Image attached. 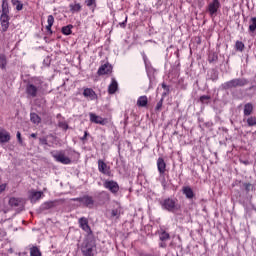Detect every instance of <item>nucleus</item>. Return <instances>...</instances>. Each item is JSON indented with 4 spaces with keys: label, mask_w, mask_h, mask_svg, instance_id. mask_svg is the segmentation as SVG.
<instances>
[{
    "label": "nucleus",
    "mask_w": 256,
    "mask_h": 256,
    "mask_svg": "<svg viewBox=\"0 0 256 256\" xmlns=\"http://www.w3.org/2000/svg\"><path fill=\"white\" fill-rule=\"evenodd\" d=\"M219 76L217 71H212L211 76H210V80H212L213 82H216L218 80Z\"/></svg>",
    "instance_id": "obj_38"
},
{
    "label": "nucleus",
    "mask_w": 256,
    "mask_h": 256,
    "mask_svg": "<svg viewBox=\"0 0 256 256\" xmlns=\"http://www.w3.org/2000/svg\"><path fill=\"white\" fill-rule=\"evenodd\" d=\"M52 157L56 162L61 163L63 165H70L72 163L71 159L65 155L64 150H56L51 152Z\"/></svg>",
    "instance_id": "obj_4"
},
{
    "label": "nucleus",
    "mask_w": 256,
    "mask_h": 256,
    "mask_svg": "<svg viewBox=\"0 0 256 256\" xmlns=\"http://www.w3.org/2000/svg\"><path fill=\"white\" fill-rule=\"evenodd\" d=\"M43 80L40 77H32L26 85V95L28 98H36L38 93L41 92V85Z\"/></svg>",
    "instance_id": "obj_1"
},
{
    "label": "nucleus",
    "mask_w": 256,
    "mask_h": 256,
    "mask_svg": "<svg viewBox=\"0 0 256 256\" xmlns=\"http://www.w3.org/2000/svg\"><path fill=\"white\" fill-rule=\"evenodd\" d=\"M167 164L164 160V158H158L157 160V168L160 176H163L166 172Z\"/></svg>",
    "instance_id": "obj_15"
},
{
    "label": "nucleus",
    "mask_w": 256,
    "mask_h": 256,
    "mask_svg": "<svg viewBox=\"0 0 256 256\" xmlns=\"http://www.w3.org/2000/svg\"><path fill=\"white\" fill-rule=\"evenodd\" d=\"M211 99V96L210 95H202L200 97V102L202 104H205V103H208V101Z\"/></svg>",
    "instance_id": "obj_37"
},
{
    "label": "nucleus",
    "mask_w": 256,
    "mask_h": 256,
    "mask_svg": "<svg viewBox=\"0 0 256 256\" xmlns=\"http://www.w3.org/2000/svg\"><path fill=\"white\" fill-rule=\"evenodd\" d=\"M11 4L16 7L17 11L23 10V3L20 0H11Z\"/></svg>",
    "instance_id": "obj_32"
},
{
    "label": "nucleus",
    "mask_w": 256,
    "mask_h": 256,
    "mask_svg": "<svg viewBox=\"0 0 256 256\" xmlns=\"http://www.w3.org/2000/svg\"><path fill=\"white\" fill-rule=\"evenodd\" d=\"M90 122L95 123L97 125H106L108 123L107 118H102V116H97V114H93V112H90L89 114Z\"/></svg>",
    "instance_id": "obj_10"
},
{
    "label": "nucleus",
    "mask_w": 256,
    "mask_h": 256,
    "mask_svg": "<svg viewBox=\"0 0 256 256\" xmlns=\"http://www.w3.org/2000/svg\"><path fill=\"white\" fill-rule=\"evenodd\" d=\"M221 8V2L219 0H212L209 2L207 6V11L210 15V17H215L217 15V12Z\"/></svg>",
    "instance_id": "obj_7"
},
{
    "label": "nucleus",
    "mask_w": 256,
    "mask_h": 256,
    "mask_svg": "<svg viewBox=\"0 0 256 256\" xmlns=\"http://www.w3.org/2000/svg\"><path fill=\"white\" fill-rule=\"evenodd\" d=\"M244 122L247 123L248 127H255L256 126V116H248L247 120L244 118Z\"/></svg>",
    "instance_id": "obj_25"
},
{
    "label": "nucleus",
    "mask_w": 256,
    "mask_h": 256,
    "mask_svg": "<svg viewBox=\"0 0 256 256\" xmlns=\"http://www.w3.org/2000/svg\"><path fill=\"white\" fill-rule=\"evenodd\" d=\"M83 96L90 101L98 100L97 93L92 88H89V87H85L83 89Z\"/></svg>",
    "instance_id": "obj_11"
},
{
    "label": "nucleus",
    "mask_w": 256,
    "mask_h": 256,
    "mask_svg": "<svg viewBox=\"0 0 256 256\" xmlns=\"http://www.w3.org/2000/svg\"><path fill=\"white\" fill-rule=\"evenodd\" d=\"M159 239H160L161 242H165V241L170 239V235H169L168 232H166V230H162L160 232Z\"/></svg>",
    "instance_id": "obj_31"
},
{
    "label": "nucleus",
    "mask_w": 256,
    "mask_h": 256,
    "mask_svg": "<svg viewBox=\"0 0 256 256\" xmlns=\"http://www.w3.org/2000/svg\"><path fill=\"white\" fill-rule=\"evenodd\" d=\"M148 105V97L146 95H142L138 97L137 106L140 108H145Z\"/></svg>",
    "instance_id": "obj_21"
},
{
    "label": "nucleus",
    "mask_w": 256,
    "mask_h": 256,
    "mask_svg": "<svg viewBox=\"0 0 256 256\" xmlns=\"http://www.w3.org/2000/svg\"><path fill=\"white\" fill-rule=\"evenodd\" d=\"M30 256H42V253L37 246H32L30 248Z\"/></svg>",
    "instance_id": "obj_30"
},
{
    "label": "nucleus",
    "mask_w": 256,
    "mask_h": 256,
    "mask_svg": "<svg viewBox=\"0 0 256 256\" xmlns=\"http://www.w3.org/2000/svg\"><path fill=\"white\" fill-rule=\"evenodd\" d=\"M103 187L113 195H116L120 190V186L118 182H115V180H104Z\"/></svg>",
    "instance_id": "obj_5"
},
{
    "label": "nucleus",
    "mask_w": 256,
    "mask_h": 256,
    "mask_svg": "<svg viewBox=\"0 0 256 256\" xmlns=\"http://www.w3.org/2000/svg\"><path fill=\"white\" fill-rule=\"evenodd\" d=\"M83 256H93V249L89 243L86 244L85 248L82 250Z\"/></svg>",
    "instance_id": "obj_26"
},
{
    "label": "nucleus",
    "mask_w": 256,
    "mask_h": 256,
    "mask_svg": "<svg viewBox=\"0 0 256 256\" xmlns=\"http://www.w3.org/2000/svg\"><path fill=\"white\" fill-rule=\"evenodd\" d=\"M182 192L186 196V198L189 200H191L195 197V194H194L191 186H183Z\"/></svg>",
    "instance_id": "obj_17"
},
{
    "label": "nucleus",
    "mask_w": 256,
    "mask_h": 256,
    "mask_svg": "<svg viewBox=\"0 0 256 256\" xmlns=\"http://www.w3.org/2000/svg\"><path fill=\"white\" fill-rule=\"evenodd\" d=\"M6 189V184H0V193L4 192Z\"/></svg>",
    "instance_id": "obj_47"
},
{
    "label": "nucleus",
    "mask_w": 256,
    "mask_h": 256,
    "mask_svg": "<svg viewBox=\"0 0 256 256\" xmlns=\"http://www.w3.org/2000/svg\"><path fill=\"white\" fill-rule=\"evenodd\" d=\"M160 204L165 210L173 212L176 209L177 198H165Z\"/></svg>",
    "instance_id": "obj_6"
},
{
    "label": "nucleus",
    "mask_w": 256,
    "mask_h": 256,
    "mask_svg": "<svg viewBox=\"0 0 256 256\" xmlns=\"http://www.w3.org/2000/svg\"><path fill=\"white\" fill-rule=\"evenodd\" d=\"M159 247L165 249L167 247V244L161 241V243L159 244Z\"/></svg>",
    "instance_id": "obj_49"
},
{
    "label": "nucleus",
    "mask_w": 256,
    "mask_h": 256,
    "mask_svg": "<svg viewBox=\"0 0 256 256\" xmlns=\"http://www.w3.org/2000/svg\"><path fill=\"white\" fill-rule=\"evenodd\" d=\"M249 81L246 78H234L229 81H226L222 84V89L223 90H230L233 88H238V87H244L248 85Z\"/></svg>",
    "instance_id": "obj_2"
},
{
    "label": "nucleus",
    "mask_w": 256,
    "mask_h": 256,
    "mask_svg": "<svg viewBox=\"0 0 256 256\" xmlns=\"http://www.w3.org/2000/svg\"><path fill=\"white\" fill-rule=\"evenodd\" d=\"M54 22H55L54 16H53L52 14L48 15V17H47V23H48V25L46 26V30L48 31V33H49L50 35L53 34L52 26H53Z\"/></svg>",
    "instance_id": "obj_20"
},
{
    "label": "nucleus",
    "mask_w": 256,
    "mask_h": 256,
    "mask_svg": "<svg viewBox=\"0 0 256 256\" xmlns=\"http://www.w3.org/2000/svg\"><path fill=\"white\" fill-rule=\"evenodd\" d=\"M112 72V66L109 63L101 65L97 71L99 76L108 75Z\"/></svg>",
    "instance_id": "obj_14"
},
{
    "label": "nucleus",
    "mask_w": 256,
    "mask_h": 256,
    "mask_svg": "<svg viewBox=\"0 0 256 256\" xmlns=\"http://www.w3.org/2000/svg\"><path fill=\"white\" fill-rule=\"evenodd\" d=\"M72 28H73V25L72 24H69V25H66V26H63L62 27V33L66 36H69L72 34Z\"/></svg>",
    "instance_id": "obj_29"
},
{
    "label": "nucleus",
    "mask_w": 256,
    "mask_h": 256,
    "mask_svg": "<svg viewBox=\"0 0 256 256\" xmlns=\"http://www.w3.org/2000/svg\"><path fill=\"white\" fill-rule=\"evenodd\" d=\"M87 136H88V132L85 131L84 136L82 138H80L81 141H86L87 140Z\"/></svg>",
    "instance_id": "obj_48"
},
{
    "label": "nucleus",
    "mask_w": 256,
    "mask_h": 256,
    "mask_svg": "<svg viewBox=\"0 0 256 256\" xmlns=\"http://www.w3.org/2000/svg\"><path fill=\"white\" fill-rule=\"evenodd\" d=\"M17 139H18V142H19V144H23V140H22V138H21V133L20 132H17Z\"/></svg>",
    "instance_id": "obj_45"
},
{
    "label": "nucleus",
    "mask_w": 256,
    "mask_h": 256,
    "mask_svg": "<svg viewBox=\"0 0 256 256\" xmlns=\"http://www.w3.org/2000/svg\"><path fill=\"white\" fill-rule=\"evenodd\" d=\"M39 142H40V145H48V140L47 138L44 136L43 138H39Z\"/></svg>",
    "instance_id": "obj_39"
},
{
    "label": "nucleus",
    "mask_w": 256,
    "mask_h": 256,
    "mask_svg": "<svg viewBox=\"0 0 256 256\" xmlns=\"http://www.w3.org/2000/svg\"><path fill=\"white\" fill-rule=\"evenodd\" d=\"M6 236L5 230L3 228H0V239H3Z\"/></svg>",
    "instance_id": "obj_44"
},
{
    "label": "nucleus",
    "mask_w": 256,
    "mask_h": 256,
    "mask_svg": "<svg viewBox=\"0 0 256 256\" xmlns=\"http://www.w3.org/2000/svg\"><path fill=\"white\" fill-rule=\"evenodd\" d=\"M71 201L73 202H79L84 207L93 209L95 205V200L93 196H89L88 194H85L84 196H80L79 198H71Z\"/></svg>",
    "instance_id": "obj_3"
},
{
    "label": "nucleus",
    "mask_w": 256,
    "mask_h": 256,
    "mask_svg": "<svg viewBox=\"0 0 256 256\" xmlns=\"http://www.w3.org/2000/svg\"><path fill=\"white\" fill-rule=\"evenodd\" d=\"M85 3L87 4L88 7H91L95 5L96 0H86Z\"/></svg>",
    "instance_id": "obj_41"
},
{
    "label": "nucleus",
    "mask_w": 256,
    "mask_h": 256,
    "mask_svg": "<svg viewBox=\"0 0 256 256\" xmlns=\"http://www.w3.org/2000/svg\"><path fill=\"white\" fill-rule=\"evenodd\" d=\"M98 170L103 175H106L108 177L112 176V172L110 170V166H107L104 160H98Z\"/></svg>",
    "instance_id": "obj_9"
},
{
    "label": "nucleus",
    "mask_w": 256,
    "mask_h": 256,
    "mask_svg": "<svg viewBox=\"0 0 256 256\" xmlns=\"http://www.w3.org/2000/svg\"><path fill=\"white\" fill-rule=\"evenodd\" d=\"M249 32L252 34L256 32V17L250 19Z\"/></svg>",
    "instance_id": "obj_28"
},
{
    "label": "nucleus",
    "mask_w": 256,
    "mask_h": 256,
    "mask_svg": "<svg viewBox=\"0 0 256 256\" xmlns=\"http://www.w3.org/2000/svg\"><path fill=\"white\" fill-rule=\"evenodd\" d=\"M217 61H218V54L216 52L210 53V55L208 56V62L211 64Z\"/></svg>",
    "instance_id": "obj_34"
},
{
    "label": "nucleus",
    "mask_w": 256,
    "mask_h": 256,
    "mask_svg": "<svg viewBox=\"0 0 256 256\" xmlns=\"http://www.w3.org/2000/svg\"><path fill=\"white\" fill-rule=\"evenodd\" d=\"M69 9L72 14H75L81 11L82 6L79 2H74L69 4Z\"/></svg>",
    "instance_id": "obj_19"
},
{
    "label": "nucleus",
    "mask_w": 256,
    "mask_h": 256,
    "mask_svg": "<svg viewBox=\"0 0 256 256\" xmlns=\"http://www.w3.org/2000/svg\"><path fill=\"white\" fill-rule=\"evenodd\" d=\"M161 185H162V187H163L164 190L167 189V180H166V178L163 177V179H162V181H161Z\"/></svg>",
    "instance_id": "obj_43"
},
{
    "label": "nucleus",
    "mask_w": 256,
    "mask_h": 256,
    "mask_svg": "<svg viewBox=\"0 0 256 256\" xmlns=\"http://www.w3.org/2000/svg\"><path fill=\"white\" fill-rule=\"evenodd\" d=\"M254 111V106L253 104H251V102H248V104H245L244 106V116L245 117H250L251 114Z\"/></svg>",
    "instance_id": "obj_22"
},
{
    "label": "nucleus",
    "mask_w": 256,
    "mask_h": 256,
    "mask_svg": "<svg viewBox=\"0 0 256 256\" xmlns=\"http://www.w3.org/2000/svg\"><path fill=\"white\" fill-rule=\"evenodd\" d=\"M117 90H118V82H117V80L113 77V78L111 79V83H110L109 86H108V93H109L110 95H113V94H115V93L117 92Z\"/></svg>",
    "instance_id": "obj_16"
},
{
    "label": "nucleus",
    "mask_w": 256,
    "mask_h": 256,
    "mask_svg": "<svg viewBox=\"0 0 256 256\" xmlns=\"http://www.w3.org/2000/svg\"><path fill=\"white\" fill-rule=\"evenodd\" d=\"M144 62L146 63V58L144 57Z\"/></svg>",
    "instance_id": "obj_53"
},
{
    "label": "nucleus",
    "mask_w": 256,
    "mask_h": 256,
    "mask_svg": "<svg viewBox=\"0 0 256 256\" xmlns=\"http://www.w3.org/2000/svg\"><path fill=\"white\" fill-rule=\"evenodd\" d=\"M243 186L247 193H249L250 191H252L254 189L253 184H250V182H244Z\"/></svg>",
    "instance_id": "obj_36"
},
{
    "label": "nucleus",
    "mask_w": 256,
    "mask_h": 256,
    "mask_svg": "<svg viewBox=\"0 0 256 256\" xmlns=\"http://www.w3.org/2000/svg\"><path fill=\"white\" fill-rule=\"evenodd\" d=\"M42 195H43V192H32V194H31V201L33 202V201L40 200Z\"/></svg>",
    "instance_id": "obj_35"
},
{
    "label": "nucleus",
    "mask_w": 256,
    "mask_h": 256,
    "mask_svg": "<svg viewBox=\"0 0 256 256\" xmlns=\"http://www.w3.org/2000/svg\"><path fill=\"white\" fill-rule=\"evenodd\" d=\"M24 204L22 198H15V197H12L10 198L9 200V205L13 208H16V207H20Z\"/></svg>",
    "instance_id": "obj_18"
},
{
    "label": "nucleus",
    "mask_w": 256,
    "mask_h": 256,
    "mask_svg": "<svg viewBox=\"0 0 256 256\" xmlns=\"http://www.w3.org/2000/svg\"><path fill=\"white\" fill-rule=\"evenodd\" d=\"M126 23H127V17H126V19L123 22L120 23V26L122 28H125L126 27Z\"/></svg>",
    "instance_id": "obj_50"
},
{
    "label": "nucleus",
    "mask_w": 256,
    "mask_h": 256,
    "mask_svg": "<svg viewBox=\"0 0 256 256\" xmlns=\"http://www.w3.org/2000/svg\"><path fill=\"white\" fill-rule=\"evenodd\" d=\"M30 120L33 124L38 125L41 123V118L38 116V114H35V112L30 113Z\"/></svg>",
    "instance_id": "obj_23"
},
{
    "label": "nucleus",
    "mask_w": 256,
    "mask_h": 256,
    "mask_svg": "<svg viewBox=\"0 0 256 256\" xmlns=\"http://www.w3.org/2000/svg\"><path fill=\"white\" fill-rule=\"evenodd\" d=\"M163 106V98L157 103L156 111H160Z\"/></svg>",
    "instance_id": "obj_42"
},
{
    "label": "nucleus",
    "mask_w": 256,
    "mask_h": 256,
    "mask_svg": "<svg viewBox=\"0 0 256 256\" xmlns=\"http://www.w3.org/2000/svg\"><path fill=\"white\" fill-rule=\"evenodd\" d=\"M7 66V57L4 53H0V68L5 70Z\"/></svg>",
    "instance_id": "obj_24"
},
{
    "label": "nucleus",
    "mask_w": 256,
    "mask_h": 256,
    "mask_svg": "<svg viewBox=\"0 0 256 256\" xmlns=\"http://www.w3.org/2000/svg\"><path fill=\"white\" fill-rule=\"evenodd\" d=\"M54 207V202H45L44 208L45 209H51Z\"/></svg>",
    "instance_id": "obj_40"
},
{
    "label": "nucleus",
    "mask_w": 256,
    "mask_h": 256,
    "mask_svg": "<svg viewBox=\"0 0 256 256\" xmlns=\"http://www.w3.org/2000/svg\"><path fill=\"white\" fill-rule=\"evenodd\" d=\"M244 49H245V44L242 41L237 40L235 44V50L238 52H243Z\"/></svg>",
    "instance_id": "obj_33"
},
{
    "label": "nucleus",
    "mask_w": 256,
    "mask_h": 256,
    "mask_svg": "<svg viewBox=\"0 0 256 256\" xmlns=\"http://www.w3.org/2000/svg\"><path fill=\"white\" fill-rule=\"evenodd\" d=\"M30 137H32V138H34V139H36L37 138V134H31V136Z\"/></svg>",
    "instance_id": "obj_52"
},
{
    "label": "nucleus",
    "mask_w": 256,
    "mask_h": 256,
    "mask_svg": "<svg viewBox=\"0 0 256 256\" xmlns=\"http://www.w3.org/2000/svg\"><path fill=\"white\" fill-rule=\"evenodd\" d=\"M162 88L165 89V90H167V91H169V86L166 85L165 83H162Z\"/></svg>",
    "instance_id": "obj_51"
},
{
    "label": "nucleus",
    "mask_w": 256,
    "mask_h": 256,
    "mask_svg": "<svg viewBox=\"0 0 256 256\" xmlns=\"http://www.w3.org/2000/svg\"><path fill=\"white\" fill-rule=\"evenodd\" d=\"M111 216H112V217H119V212H118V210H112Z\"/></svg>",
    "instance_id": "obj_46"
},
{
    "label": "nucleus",
    "mask_w": 256,
    "mask_h": 256,
    "mask_svg": "<svg viewBox=\"0 0 256 256\" xmlns=\"http://www.w3.org/2000/svg\"><path fill=\"white\" fill-rule=\"evenodd\" d=\"M11 140L10 132H7L4 128H0V145L9 143Z\"/></svg>",
    "instance_id": "obj_12"
},
{
    "label": "nucleus",
    "mask_w": 256,
    "mask_h": 256,
    "mask_svg": "<svg viewBox=\"0 0 256 256\" xmlns=\"http://www.w3.org/2000/svg\"><path fill=\"white\" fill-rule=\"evenodd\" d=\"M9 14L1 13L0 16V22H1V27H2V32H6L9 28Z\"/></svg>",
    "instance_id": "obj_13"
},
{
    "label": "nucleus",
    "mask_w": 256,
    "mask_h": 256,
    "mask_svg": "<svg viewBox=\"0 0 256 256\" xmlns=\"http://www.w3.org/2000/svg\"><path fill=\"white\" fill-rule=\"evenodd\" d=\"M1 7H2L1 14H9L10 13L8 0H2Z\"/></svg>",
    "instance_id": "obj_27"
},
{
    "label": "nucleus",
    "mask_w": 256,
    "mask_h": 256,
    "mask_svg": "<svg viewBox=\"0 0 256 256\" xmlns=\"http://www.w3.org/2000/svg\"><path fill=\"white\" fill-rule=\"evenodd\" d=\"M79 227L87 233L88 236L92 235V230L89 226V220L88 218H85V216H82V218H79L78 220Z\"/></svg>",
    "instance_id": "obj_8"
}]
</instances>
